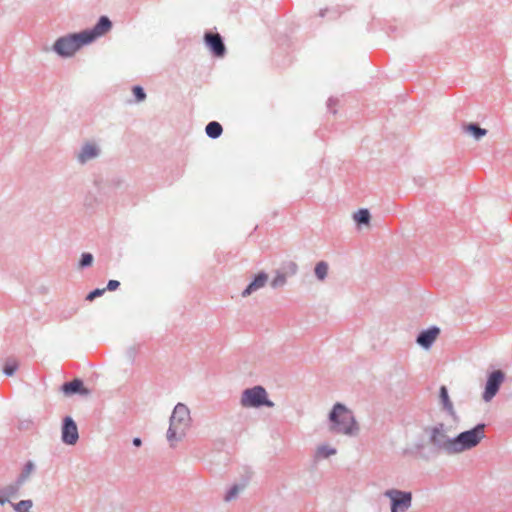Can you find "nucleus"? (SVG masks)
Masks as SVG:
<instances>
[{
  "label": "nucleus",
  "instance_id": "obj_31",
  "mask_svg": "<svg viewBox=\"0 0 512 512\" xmlns=\"http://www.w3.org/2000/svg\"><path fill=\"white\" fill-rule=\"evenodd\" d=\"M6 499H0V504H4Z\"/></svg>",
  "mask_w": 512,
  "mask_h": 512
},
{
  "label": "nucleus",
  "instance_id": "obj_16",
  "mask_svg": "<svg viewBox=\"0 0 512 512\" xmlns=\"http://www.w3.org/2000/svg\"><path fill=\"white\" fill-rule=\"evenodd\" d=\"M353 219L357 224H369L370 221V213L367 209H360L353 216Z\"/></svg>",
  "mask_w": 512,
  "mask_h": 512
},
{
  "label": "nucleus",
  "instance_id": "obj_1",
  "mask_svg": "<svg viewBox=\"0 0 512 512\" xmlns=\"http://www.w3.org/2000/svg\"><path fill=\"white\" fill-rule=\"evenodd\" d=\"M111 27V21L106 16H102L92 30L61 37L56 40L53 49L60 56L70 57L83 45L89 44L97 37L106 34Z\"/></svg>",
  "mask_w": 512,
  "mask_h": 512
},
{
  "label": "nucleus",
  "instance_id": "obj_2",
  "mask_svg": "<svg viewBox=\"0 0 512 512\" xmlns=\"http://www.w3.org/2000/svg\"><path fill=\"white\" fill-rule=\"evenodd\" d=\"M484 429V424H478L473 429L460 433L445 443L446 450L450 453H460L477 446L485 437Z\"/></svg>",
  "mask_w": 512,
  "mask_h": 512
},
{
  "label": "nucleus",
  "instance_id": "obj_25",
  "mask_svg": "<svg viewBox=\"0 0 512 512\" xmlns=\"http://www.w3.org/2000/svg\"><path fill=\"white\" fill-rule=\"evenodd\" d=\"M92 261H93V256L89 253H84L82 255V258L80 261V266L81 267L90 266L92 264Z\"/></svg>",
  "mask_w": 512,
  "mask_h": 512
},
{
  "label": "nucleus",
  "instance_id": "obj_15",
  "mask_svg": "<svg viewBox=\"0 0 512 512\" xmlns=\"http://www.w3.org/2000/svg\"><path fill=\"white\" fill-rule=\"evenodd\" d=\"M206 134L210 137V138H218L221 134H222V126L216 122V121H212L210 123H208V125L206 126Z\"/></svg>",
  "mask_w": 512,
  "mask_h": 512
},
{
  "label": "nucleus",
  "instance_id": "obj_23",
  "mask_svg": "<svg viewBox=\"0 0 512 512\" xmlns=\"http://www.w3.org/2000/svg\"><path fill=\"white\" fill-rule=\"evenodd\" d=\"M132 92L138 102L143 101L146 98V94L140 86H134Z\"/></svg>",
  "mask_w": 512,
  "mask_h": 512
},
{
  "label": "nucleus",
  "instance_id": "obj_17",
  "mask_svg": "<svg viewBox=\"0 0 512 512\" xmlns=\"http://www.w3.org/2000/svg\"><path fill=\"white\" fill-rule=\"evenodd\" d=\"M465 131L468 133H471L475 139H480L481 137L485 136L487 131L483 128H480L479 126L475 124H469L464 127Z\"/></svg>",
  "mask_w": 512,
  "mask_h": 512
},
{
  "label": "nucleus",
  "instance_id": "obj_13",
  "mask_svg": "<svg viewBox=\"0 0 512 512\" xmlns=\"http://www.w3.org/2000/svg\"><path fill=\"white\" fill-rule=\"evenodd\" d=\"M98 155V149L93 144H86L83 148L81 153L79 154L78 158L79 161L84 163L89 159H92Z\"/></svg>",
  "mask_w": 512,
  "mask_h": 512
},
{
  "label": "nucleus",
  "instance_id": "obj_11",
  "mask_svg": "<svg viewBox=\"0 0 512 512\" xmlns=\"http://www.w3.org/2000/svg\"><path fill=\"white\" fill-rule=\"evenodd\" d=\"M267 280H268V276L265 273L258 274L255 277V279L248 285V287L242 292V296L243 297L249 296L253 292L264 287Z\"/></svg>",
  "mask_w": 512,
  "mask_h": 512
},
{
  "label": "nucleus",
  "instance_id": "obj_3",
  "mask_svg": "<svg viewBox=\"0 0 512 512\" xmlns=\"http://www.w3.org/2000/svg\"><path fill=\"white\" fill-rule=\"evenodd\" d=\"M330 430L337 434L352 435L358 430L357 423L352 415L342 404H336L329 416Z\"/></svg>",
  "mask_w": 512,
  "mask_h": 512
},
{
  "label": "nucleus",
  "instance_id": "obj_8",
  "mask_svg": "<svg viewBox=\"0 0 512 512\" xmlns=\"http://www.w3.org/2000/svg\"><path fill=\"white\" fill-rule=\"evenodd\" d=\"M79 438L78 428L71 417H65L62 427V440L68 445H73Z\"/></svg>",
  "mask_w": 512,
  "mask_h": 512
},
{
  "label": "nucleus",
  "instance_id": "obj_21",
  "mask_svg": "<svg viewBox=\"0 0 512 512\" xmlns=\"http://www.w3.org/2000/svg\"><path fill=\"white\" fill-rule=\"evenodd\" d=\"M31 507H32V501L31 500H22L19 503L14 505V509L17 512H29Z\"/></svg>",
  "mask_w": 512,
  "mask_h": 512
},
{
  "label": "nucleus",
  "instance_id": "obj_14",
  "mask_svg": "<svg viewBox=\"0 0 512 512\" xmlns=\"http://www.w3.org/2000/svg\"><path fill=\"white\" fill-rule=\"evenodd\" d=\"M440 399H441V402L444 406V408L453 416L455 417V411H454V408H453V404L452 402L450 401L449 399V396H448V391L446 389L445 386H442L440 388Z\"/></svg>",
  "mask_w": 512,
  "mask_h": 512
},
{
  "label": "nucleus",
  "instance_id": "obj_7",
  "mask_svg": "<svg viewBox=\"0 0 512 512\" xmlns=\"http://www.w3.org/2000/svg\"><path fill=\"white\" fill-rule=\"evenodd\" d=\"M503 380L504 374L500 370L493 371L490 374L483 394V398L485 401H490L496 395Z\"/></svg>",
  "mask_w": 512,
  "mask_h": 512
},
{
  "label": "nucleus",
  "instance_id": "obj_9",
  "mask_svg": "<svg viewBox=\"0 0 512 512\" xmlns=\"http://www.w3.org/2000/svg\"><path fill=\"white\" fill-rule=\"evenodd\" d=\"M205 41L210 50L218 57H221L225 53V46L219 34L207 33L205 35Z\"/></svg>",
  "mask_w": 512,
  "mask_h": 512
},
{
  "label": "nucleus",
  "instance_id": "obj_18",
  "mask_svg": "<svg viewBox=\"0 0 512 512\" xmlns=\"http://www.w3.org/2000/svg\"><path fill=\"white\" fill-rule=\"evenodd\" d=\"M328 273V264L324 261H320L315 266V275L316 277L323 281Z\"/></svg>",
  "mask_w": 512,
  "mask_h": 512
},
{
  "label": "nucleus",
  "instance_id": "obj_32",
  "mask_svg": "<svg viewBox=\"0 0 512 512\" xmlns=\"http://www.w3.org/2000/svg\"><path fill=\"white\" fill-rule=\"evenodd\" d=\"M436 433H437V430L434 431V434H436ZM435 438H436V435H433V439H435Z\"/></svg>",
  "mask_w": 512,
  "mask_h": 512
},
{
  "label": "nucleus",
  "instance_id": "obj_27",
  "mask_svg": "<svg viewBox=\"0 0 512 512\" xmlns=\"http://www.w3.org/2000/svg\"><path fill=\"white\" fill-rule=\"evenodd\" d=\"M120 283L117 280H110L107 284V289L109 291H114L119 287Z\"/></svg>",
  "mask_w": 512,
  "mask_h": 512
},
{
  "label": "nucleus",
  "instance_id": "obj_19",
  "mask_svg": "<svg viewBox=\"0 0 512 512\" xmlns=\"http://www.w3.org/2000/svg\"><path fill=\"white\" fill-rule=\"evenodd\" d=\"M21 482L18 480V482L14 485H9L7 487H5L2 491L3 495L6 497V500L9 498V497H13L17 494L20 486H21Z\"/></svg>",
  "mask_w": 512,
  "mask_h": 512
},
{
  "label": "nucleus",
  "instance_id": "obj_24",
  "mask_svg": "<svg viewBox=\"0 0 512 512\" xmlns=\"http://www.w3.org/2000/svg\"><path fill=\"white\" fill-rule=\"evenodd\" d=\"M33 470V464L31 462L27 463L23 473L21 474V476L19 477V481L21 483H23L27 478L28 476L30 475V473L32 472Z\"/></svg>",
  "mask_w": 512,
  "mask_h": 512
},
{
  "label": "nucleus",
  "instance_id": "obj_29",
  "mask_svg": "<svg viewBox=\"0 0 512 512\" xmlns=\"http://www.w3.org/2000/svg\"><path fill=\"white\" fill-rule=\"evenodd\" d=\"M238 494V488L237 487H233L229 492L228 494L226 495V500L229 501L231 499H233L234 497H236V495Z\"/></svg>",
  "mask_w": 512,
  "mask_h": 512
},
{
  "label": "nucleus",
  "instance_id": "obj_26",
  "mask_svg": "<svg viewBox=\"0 0 512 512\" xmlns=\"http://www.w3.org/2000/svg\"><path fill=\"white\" fill-rule=\"evenodd\" d=\"M104 292H105V289H95V290H93L92 292H90V293L87 295L86 300H88V301H92V300H94L96 297L101 296Z\"/></svg>",
  "mask_w": 512,
  "mask_h": 512
},
{
  "label": "nucleus",
  "instance_id": "obj_6",
  "mask_svg": "<svg viewBox=\"0 0 512 512\" xmlns=\"http://www.w3.org/2000/svg\"><path fill=\"white\" fill-rule=\"evenodd\" d=\"M384 494L391 500V512H404L411 505L412 495L410 492L390 489Z\"/></svg>",
  "mask_w": 512,
  "mask_h": 512
},
{
  "label": "nucleus",
  "instance_id": "obj_4",
  "mask_svg": "<svg viewBox=\"0 0 512 512\" xmlns=\"http://www.w3.org/2000/svg\"><path fill=\"white\" fill-rule=\"evenodd\" d=\"M190 412L184 404H177L170 418V427L167 432V438L170 442L179 440L190 424Z\"/></svg>",
  "mask_w": 512,
  "mask_h": 512
},
{
  "label": "nucleus",
  "instance_id": "obj_5",
  "mask_svg": "<svg viewBox=\"0 0 512 512\" xmlns=\"http://www.w3.org/2000/svg\"><path fill=\"white\" fill-rule=\"evenodd\" d=\"M240 403L245 408L267 406L273 407L274 403L268 399L266 390L262 386H255L243 391Z\"/></svg>",
  "mask_w": 512,
  "mask_h": 512
},
{
  "label": "nucleus",
  "instance_id": "obj_28",
  "mask_svg": "<svg viewBox=\"0 0 512 512\" xmlns=\"http://www.w3.org/2000/svg\"><path fill=\"white\" fill-rule=\"evenodd\" d=\"M284 283H285V277H284V276L279 275V276H277V277L273 280V282H272V286H273V287H277L278 285H282V284H284Z\"/></svg>",
  "mask_w": 512,
  "mask_h": 512
},
{
  "label": "nucleus",
  "instance_id": "obj_12",
  "mask_svg": "<svg viewBox=\"0 0 512 512\" xmlns=\"http://www.w3.org/2000/svg\"><path fill=\"white\" fill-rule=\"evenodd\" d=\"M62 391L65 395H71L74 393H87V390L83 388V382L79 379H74L73 381L64 383L62 386Z\"/></svg>",
  "mask_w": 512,
  "mask_h": 512
},
{
  "label": "nucleus",
  "instance_id": "obj_10",
  "mask_svg": "<svg viewBox=\"0 0 512 512\" xmlns=\"http://www.w3.org/2000/svg\"><path fill=\"white\" fill-rule=\"evenodd\" d=\"M440 334V330L437 327H432L428 330H425L419 334L417 337V343L424 347L429 348L433 342L437 339Z\"/></svg>",
  "mask_w": 512,
  "mask_h": 512
},
{
  "label": "nucleus",
  "instance_id": "obj_22",
  "mask_svg": "<svg viewBox=\"0 0 512 512\" xmlns=\"http://www.w3.org/2000/svg\"><path fill=\"white\" fill-rule=\"evenodd\" d=\"M336 453V450L333 448H330L328 446H320L317 449V456L318 457H328L330 455H333Z\"/></svg>",
  "mask_w": 512,
  "mask_h": 512
},
{
  "label": "nucleus",
  "instance_id": "obj_20",
  "mask_svg": "<svg viewBox=\"0 0 512 512\" xmlns=\"http://www.w3.org/2000/svg\"><path fill=\"white\" fill-rule=\"evenodd\" d=\"M17 368H18L17 361L10 359L5 362L3 372L8 376H12L14 374V372L17 370Z\"/></svg>",
  "mask_w": 512,
  "mask_h": 512
},
{
  "label": "nucleus",
  "instance_id": "obj_30",
  "mask_svg": "<svg viewBox=\"0 0 512 512\" xmlns=\"http://www.w3.org/2000/svg\"><path fill=\"white\" fill-rule=\"evenodd\" d=\"M133 444L135 446H137V447L140 446L141 445V439L140 438H134Z\"/></svg>",
  "mask_w": 512,
  "mask_h": 512
}]
</instances>
